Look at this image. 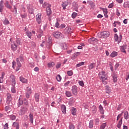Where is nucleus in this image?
Listing matches in <instances>:
<instances>
[{"label": "nucleus", "instance_id": "37", "mask_svg": "<svg viewBox=\"0 0 129 129\" xmlns=\"http://www.w3.org/2000/svg\"><path fill=\"white\" fill-rule=\"evenodd\" d=\"M5 7H7V9H9L10 10H11L12 8V7L10 5H9L8 1H7L5 3Z\"/></svg>", "mask_w": 129, "mask_h": 129}, {"label": "nucleus", "instance_id": "33", "mask_svg": "<svg viewBox=\"0 0 129 129\" xmlns=\"http://www.w3.org/2000/svg\"><path fill=\"white\" fill-rule=\"evenodd\" d=\"M66 94V96L67 97H71L72 96V93L71 92L69 91H67L65 93Z\"/></svg>", "mask_w": 129, "mask_h": 129}, {"label": "nucleus", "instance_id": "28", "mask_svg": "<svg viewBox=\"0 0 129 129\" xmlns=\"http://www.w3.org/2000/svg\"><path fill=\"white\" fill-rule=\"evenodd\" d=\"M105 92H106V94H107L108 95L110 94L111 90H110V88L108 86H106Z\"/></svg>", "mask_w": 129, "mask_h": 129}, {"label": "nucleus", "instance_id": "21", "mask_svg": "<svg viewBox=\"0 0 129 129\" xmlns=\"http://www.w3.org/2000/svg\"><path fill=\"white\" fill-rule=\"evenodd\" d=\"M29 116L30 121L31 123L33 124V123H34L33 114L32 113H30Z\"/></svg>", "mask_w": 129, "mask_h": 129}, {"label": "nucleus", "instance_id": "19", "mask_svg": "<svg viewBox=\"0 0 129 129\" xmlns=\"http://www.w3.org/2000/svg\"><path fill=\"white\" fill-rule=\"evenodd\" d=\"M61 111L63 113L66 114L67 111L66 106L64 105H62L60 106Z\"/></svg>", "mask_w": 129, "mask_h": 129}, {"label": "nucleus", "instance_id": "35", "mask_svg": "<svg viewBox=\"0 0 129 129\" xmlns=\"http://www.w3.org/2000/svg\"><path fill=\"white\" fill-rule=\"evenodd\" d=\"M13 126L16 127V129H19V124L18 122H14L13 124Z\"/></svg>", "mask_w": 129, "mask_h": 129}, {"label": "nucleus", "instance_id": "36", "mask_svg": "<svg viewBox=\"0 0 129 129\" xmlns=\"http://www.w3.org/2000/svg\"><path fill=\"white\" fill-rule=\"evenodd\" d=\"M54 65H55V63L54 62L50 61L48 63V67L50 68L53 67Z\"/></svg>", "mask_w": 129, "mask_h": 129}, {"label": "nucleus", "instance_id": "53", "mask_svg": "<svg viewBox=\"0 0 129 129\" xmlns=\"http://www.w3.org/2000/svg\"><path fill=\"white\" fill-rule=\"evenodd\" d=\"M78 83L80 86L82 87L84 86V83L83 81H79Z\"/></svg>", "mask_w": 129, "mask_h": 129}, {"label": "nucleus", "instance_id": "10", "mask_svg": "<svg viewBox=\"0 0 129 129\" xmlns=\"http://www.w3.org/2000/svg\"><path fill=\"white\" fill-rule=\"evenodd\" d=\"M27 9L30 14L32 15L34 14L35 10L33 6H29V7H27Z\"/></svg>", "mask_w": 129, "mask_h": 129}, {"label": "nucleus", "instance_id": "62", "mask_svg": "<svg viewBox=\"0 0 129 129\" xmlns=\"http://www.w3.org/2000/svg\"><path fill=\"white\" fill-rule=\"evenodd\" d=\"M116 15L117 17H119L120 16V13L118 9H116Z\"/></svg>", "mask_w": 129, "mask_h": 129}, {"label": "nucleus", "instance_id": "16", "mask_svg": "<svg viewBox=\"0 0 129 129\" xmlns=\"http://www.w3.org/2000/svg\"><path fill=\"white\" fill-rule=\"evenodd\" d=\"M20 80L21 82H22V83H26V84H27L28 81L27 79H26V78H24L23 77H20Z\"/></svg>", "mask_w": 129, "mask_h": 129}, {"label": "nucleus", "instance_id": "38", "mask_svg": "<svg viewBox=\"0 0 129 129\" xmlns=\"http://www.w3.org/2000/svg\"><path fill=\"white\" fill-rule=\"evenodd\" d=\"M56 81H57L58 82H60L61 81L62 78L60 76V75H57L56 77Z\"/></svg>", "mask_w": 129, "mask_h": 129}, {"label": "nucleus", "instance_id": "11", "mask_svg": "<svg viewBox=\"0 0 129 129\" xmlns=\"http://www.w3.org/2000/svg\"><path fill=\"white\" fill-rule=\"evenodd\" d=\"M11 48L13 51H16L17 50L18 46L14 42H12Z\"/></svg>", "mask_w": 129, "mask_h": 129}, {"label": "nucleus", "instance_id": "44", "mask_svg": "<svg viewBox=\"0 0 129 129\" xmlns=\"http://www.w3.org/2000/svg\"><path fill=\"white\" fill-rule=\"evenodd\" d=\"M67 74L69 76H72L74 75L73 71H69L67 72Z\"/></svg>", "mask_w": 129, "mask_h": 129}, {"label": "nucleus", "instance_id": "4", "mask_svg": "<svg viewBox=\"0 0 129 129\" xmlns=\"http://www.w3.org/2000/svg\"><path fill=\"white\" fill-rule=\"evenodd\" d=\"M122 38V36L121 34L119 35V37L117 34L114 35V40L115 42H117L118 44L121 42Z\"/></svg>", "mask_w": 129, "mask_h": 129}, {"label": "nucleus", "instance_id": "56", "mask_svg": "<svg viewBox=\"0 0 129 129\" xmlns=\"http://www.w3.org/2000/svg\"><path fill=\"white\" fill-rule=\"evenodd\" d=\"M69 129H75V125L73 124H71L69 126Z\"/></svg>", "mask_w": 129, "mask_h": 129}, {"label": "nucleus", "instance_id": "64", "mask_svg": "<svg viewBox=\"0 0 129 129\" xmlns=\"http://www.w3.org/2000/svg\"><path fill=\"white\" fill-rule=\"evenodd\" d=\"M112 7H113V3L109 4L108 6V9H112Z\"/></svg>", "mask_w": 129, "mask_h": 129}, {"label": "nucleus", "instance_id": "51", "mask_svg": "<svg viewBox=\"0 0 129 129\" xmlns=\"http://www.w3.org/2000/svg\"><path fill=\"white\" fill-rule=\"evenodd\" d=\"M11 92L13 93H16V90L15 86H13V87H12Z\"/></svg>", "mask_w": 129, "mask_h": 129}, {"label": "nucleus", "instance_id": "5", "mask_svg": "<svg viewBox=\"0 0 129 129\" xmlns=\"http://www.w3.org/2000/svg\"><path fill=\"white\" fill-rule=\"evenodd\" d=\"M36 20L38 24L42 23V14L41 13H38L36 15Z\"/></svg>", "mask_w": 129, "mask_h": 129}, {"label": "nucleus", "instance_id": "54", "mask_svg": "<svg viewBox=\"0 0 129 129\" xmlns=\"http://www.w3.org/2000/svg\"><path fill=\"white\" fill-rule=\"evenodd\" d=\"M65 30L67 31V33H70L71 32L72 28L71 27H66Z\"/></svg>", "mask_w": 129, "mask_h": 129}, {"label": "nucleus", "instance_id": "31", "mask_svg": "<svg viewBox=\"0 0 129 129\" xmlns=\"http://www.w3.org/2000/svg\"><path fill=\"white\" fill-rule=\"evenodd\" d=\"M26 36L30 39H32V32H30V31H27L26 32Z\"/></svg>", "mask_w": 129, "mask_h": 129}, {"label": "nucleus", "instance_id": "43", "mask_svg": "<svg viewBox=\"0 0 129 129\" xmlns=\"http://www.w3.org/2000/svg\"><path fill=\"white\" fill-rule=\"evenodd\" d=\"M50 7L51 5L48 4L46 2H45L43 5H42V7L43 8H45L46 7V8L48 7Z\"/></svg>", "mask_w": 129, "mask_h": 129}, {"label": "nucleus", "instance_id": "30", "mask_svg": "<svg viewBox=\"0 0 129 129\" xmlns=\"http://www.w3.org/2000/svg\"><path fill=\"white\" fill-rule=\"evenodd\" d=\"M11 106H6V107H5V110L6 111H9L8 112V115H9V113H10V112H11L12 111H11Z\"/></svg>", "mask_w": 129, "mask_h": 129}, {"label": "nucleus", "instance_id": "2", "mask_svg": "<svg viewBox=\"0 0 129 129\" xmlns=\"http://www.w3.org/2000/svg\"><path fill=\"white\" fill-rule=\"evenodd\" d=\"M16 61H17V67L16 68V71L18 72V71H19L20 68L22 67V64L21 63V62H23L24 60V58L22 56H20L19 57H17L16 58Z\"/></svg>", "mask_w": 129, "mask_h": 129}, {"label": "nucleus", "instance_id": "15", "mask_svg": "<svg viewBox=\"0 0 129 129\" xmlns=\"http://www.w3.org/2000/svg\"><path fill=\"white\" fill-rule=\"evenodd\" d=\"M10 80L12 82V85L13 86H15L16 85V80H15V77L14 75H11L10 76Z\"/></svg>", "mask_w": 129, "mask_h": 129}, {"label": "nucleus", "instance_id": "12", "mask_svg": "<svg viewBox=\"0 0 129 129\" xmlns=\"http://www.w3.org/2000/svg\"><path fill=\"white\" fill-rule=\"evenodd\" d=\"M126 48H127L126 45H123L122 46H120V49L121 52L126 54V51H125V49H126Z\"/></svg>", "mask_w": 129, "mask_h": 129}, {"label": "nucleus", "instance_id": "3", "mask_svg": "<svg viewBox=\"0 0 129 129\" xmlns=\"http://www.w3.org/2000/svg\"><path fill=\"white\" fill-rule=\"evenodd\" d=\"M110 35V33L108 31H104L100 32L99 33H98V36L100 38H106L108 37Z\"/></svg>", "mask_w": 129, "mask_h": 129}, {"label": "nucleus", "instance_id": "13", "mask_svg": "<svg viewBox=\"0 0 129 129\" xmlns=\"http://www.w3.org/2000/svg\"><path fill=\"white\" fill-rule=\"evenodd\" d=\"M34 98L36 102H39L40 101V94L39 93H35L34 94Z\"/></svg>", "mask_w": 129, "mask_h": 129}, {"label": "nucleus", "instance_id": "17", "mask_svg": "<svg viewBox=\"0 0 129 129\" xmlns=\"http://www.w3.org/2000/svg\"><path fill=\"white\" fill-rule=\"evenodd\" d=\"M22 97V96L20 95V97L19 99V102H18V107H19L21 106H22L23 105V101L22 99H21Z\"/></svg>", "mask_w": 129, "mask_h": 129}, {"label": "nucleus", "instance_id": "60", "mask_svg": "<svg viewBox=\"0 0 129 129\" xmlns=\"http://www.w3.org/2000/svg\"><path fill=\"white\" fill-rule=\"evenodd\" d=\"M9 124L8 123H6L4 125V129H9Z\"/></svg>", "mask_w": 129, "mask_h": 129}, {"label": "nucleus", "instance_id": "55", "mask_svg": "<svg viewBox=\"0 0 129 129\" xmlns=\"http://www.w3.org/2000/svg\"><path fill=\"white\" fill-rule=\"evenodd\" d=\"M61 46H62V49H66L68 48V46L66 43H63V44H61Z\"/></svg>", "mask_w": 129, "mask_h": 129}, {"label": "nucleus", "instance_id": "14", "mask_svg": "<svg viewBox=\"0 0 129 129\" xmlns=\"http://www.w3.org/2000/svg\"><path fill=\"white\" fill-rule=\"evenodd\" d=\"M61 34V33L59 31H55L52 33L53 36L56 38H59Z\"/></svg>", "mask_w": 129, "mask_h": 129}, {"label": "nucleus", "instance_id": "59", "mask_svg": "<svg viewBox=\"0 0 129 129\" xmlns=\"http://www.w3.org/2000/svg\"><path fill=\"white\" fill-rule=\"evenodd\" d=\"M66 27V25L64 24H61L59 26V28L60 29H64Z\"/></svg>", "mask_w": 129, "mask_h": 129}, {"label": "nucleus", "instance_id": "8", "mask_svg": "<svg viewBox=\"0 0 129 129\" xmlns=\"http://www.w3.org/2000/svg\"><path fill=\"white\" fill-rule=\"evenodd\" d=\"M89 42L92 44L95 45L98 43V40L95 38H90L88 40Z\"/></svg>", "mask_w": 129, "mask_h": 129}, {"label": "nucleus", "instance_id": "58", "mask_svg": "<svg viewBox=\"0 0 129 129\" xmlns=\"http://www.w3.org/2000/svg\"><path fill=\"white\" fill-rule=\"evenodd\" d=\"M16 43L18 45H22V42H21V39L18 38L16 40Z\"/></svg>", "mask_w": 129, "mask_h": 129}, {"label": "nucleus", "instance_id": "45", "mask_svg": "<svg viewBox=\"0 0 129 129\" xmlns=\"http://www.w3.org/2000/svg\"><path fill=\"white\" fill-rule=\"evenodd\" d=\"M11 12L13 13H15L16 14H17V8L15 5L14 6V10H11Z\"/></svg>", "mask_w": 129, "mask_h": 129}, {"label": "nucleus", "instance_id": "25", "mask_svg": "<svg viewBox=\"0 0 129 129\" xmlns=\"http://www.w3.org/2000/svg\"><path fill=\"white\" fill-rule=\"evenodd\" d=\"M122 124V118H121L120 119V120H119L118 121V122L117 124V127L119 129H120L121 128V125Z\"/></svg>", "mask_w": 129, "mask_h": 129}, {"label": "nucleus", "instance_id": "42", "mask_svg": "<svg viewBox=\"0 0 129 129\" xmlns=\"http://www.w3.org/2000/svg\"><path fill=\"white\" fill-rule=\"evenodd\" d=\"M85 64V62L84 61H81L80 62H79V63H77V64H76V68H79L81 66H83Z\"/></svg>", "mask_w": 129, "mask_h": 129}, {"label": "nucleus", "instance_id": "52", "mask_svg": "<svg viewBox=\"0 0 129 129\" xmlns=\"http://www.w3.org/2000/svg\"><path fill=\"white\" fill-rule=\"evenodd\" d=\"M76 17H77V13L74 12L72 14V17L73 19L76 18Z\"/></svg>", "mask_w": 129, "mask_h": 129}, {"label": "nucleus", "instance_id": "49", "mask_svg": "<svg viewBox=\"0 0 129 129\" xmlns=\"http://www.w3.org/2000/svg\"><path fill=\"white\" fill-rule=\"evenodd\" d=\"M123 6V7L125 8L128 7V6H129V2H124V3Z\"/></svg>", "mask_w": 129, "mask_h": 129}, {"label": "nucleus", "instance_id": "26", "mask_svg": "<svg viewBox=\"0 0 129 129\" xmlns=\"http://www.w3.org/2000/svg\"><path fill=\"white\" fill-rule=\"evenodd\" d=\"M49 41L46 43V47L47 48H49L51 46H52V41L50 38H48Z\"/></svg>", "mask_w": 129, "mask_h": 129}, {"label": "nucleus", "instance_id": "47", "mask_svg": "<svg viewBox=\"0 0 129 129\" xmlns=\"http://www.w3.org/2000/svg\"><path fill=\"white\" fill-rule=\"evenodd\" d=\"M101 10L103 11L104 14H108V12L106 8H102Z\"/></svg>", "mask_w": 129, "mask_h": 129}, {"label": "nucleus", "instance_id": "32", "mask_svg": "<svg viewBox=\"0 0 129 129\" xmlns=\"http://www.w3.org/2000/svg\"><path fill=\"white\" fill-rule=\"evenodd\" d=\"M6 75V74L5 73H2V76L0 77V83H3L4 82V77H5V76Z\"/></svg>", "mask_w": 129, "mask_h": 129}, {"label": "nucleus", "instance_id": "22", "mask_svg": "<svg viewBox=\"0 0 129 129\" xmlns=\"http://www.w3.org/2000/svg\"><path fill=\"white\" fill-rule=\"evenodd\" d=\"M77 112V110L75 107H72L71 109V112L73 115H76V112Z\"/></svg>", "mask_w": 129, "mask_h": 129}, {"label": "nucleus", "instance_id": "61", "mask_svg": "<svg viewBox=\"0 0 129 129\" xmlns=\"http://www.w3.org/2000/svg\"><path fill=\"white\" fill-rule=\"evenodd\" d=\"M61 66V63H56V69H58Z\"/></svg>", "mask_w": 129, "mask_h": 129}, {"label": "nucleus", "instance_id": "18", "mask_svg": "<svg viewBox=\"0 0 129 129\" xmlns=\"http://www.w3.org/2000/svg\"><path fill=\"white\" fill-rule=\"evenodd\" d=\"M96 66V63L95 62H92V63H90V64H89L88 66V69L90 70H91L93 69Z\"/></svg>", "mask_w": 129, "mask_h": 129}, {"label": "nucleus", "instance_id": "20", "mask_svg": "<svg viewBox=\"0 0 129 129\" xmlns=\"http://www.w3.org/2000/svg\"><path fill=\"white\" fill-rule=\"evenodd\" d=\"M46 12H47V15L48 16H49L52 14V11H51L50 7L48 6L46 8Z\"/></svg>", "mask_w": 129, "mask_h": 129}, {"label": "nucleus", "instance_id": "40", "mask_svg": "<svg viewBox=\"0 0 129 129\" xmlns=\"http://www.w3.org/2000/svg\"><path fill=\"white\" fill-rule=\"evenodd\" d=\"M23 104L24 105H26V106H28L29 105V102H28V100H27V99H26V98L24 99V100H23Z\"/></svg>", "mask_w": 129, "mask_h": 129}, {"label": "nucleus", "instance_id": "29", "mask_svg": "<svg viewBox=\"0 0 129 129\" xmlns=\"http://www.w3.org/2000/svg\"><path fill=\"white\" fill-rule=\"evenodd\" d=\"M99 111H100V112L101 114H104V109H103V106H102L101 105H100L99 106Z\"/></svg>", "mask_w": 129, "mask_h": 129}, {"label": "nucleus", "instance_id": "50", "mask_svg": "<svg viewBox=\"0 0 129 129\" xmlns=\"http://www.w3.org/2000/svg\"><path fill=\"white\" fill-rule=\"evenodd\" d=\"M20 17H21L22 19H25L27 17V14L24 13V14H21L20 15Z\"/></svg>", "mask_w": 129, "mask_h": 129}, {"label": "nucleus", "instance_id": "7", "mask_svg": "<svg viewBox=\"0 0 129 129\" xmlns=\"http://www.w3.org/2000/svg\"><path fill=\"white\" fill-rule=\"evenodd\" d=\"M12 97L10 93H7V101L6 104L7 105H10L12 103Z\"/></svg>", "mask_w": 129, "mask_h": 129}, {"label": "nucleus", "instance_id": "39", "mask_svg": "<svg viewBox=\"0 0 129 129\" xmlns=\"http://www.w3.org/2000/svg\"><path fill=\"white\" fill-rule=\"evenodd\" d=\"M93 125H94V122H93V120H91L90 121V122H89V127L90 128H92L93 127Z\"/></svg>", "mask_w": 129, "mask_h": 129}, {"label": "nucleus", "instance_id": "24", "mask_svg": "<svg viewBox=\"0 0 129 129\" xmlns=\"http://www.w3.org/2000/svg\"><path fill=\"white\" fill-rule=\"evenodd\" d=\"M124 118L126 119V120L129 119V114L127 111H126L124 112Z\"/></svg>", "mask_w": 129, "mask_h": 129}, {"label": "nucleus", "instance_id": "46", "mask_svg": "<svg viewBox=\"0 0 129 129\" xmlns=\"http://www.w3.org/2000/svg\"><path fill=\"white\" fill-rule=\"evenodd\" d=\"M3 23L5 25H7L10 24V22L8 20V19L6 18L4 21L3 22Z\"/></svg>", "mask_w": 129, "mask_h": 129}, {"label": "nucleus", "instance_id": "23", "mask_svg": "<svg viewBox=\"0 0 129 129\" xmlns=\"http://www.w3.org/2000/svg\"><path fill=\"white\" fill-rule=\"evenodd\" d=\"M118 55V53L116 51H113L112 52V53L110 54V56L112 58H114L116 56H117Z\"/></svg>", "mask_w": 129, "mask_h": 129}, {"label": "nucleus", "instance_id": "57", "mask_svg": "<svg viewBox=\"0 0 129 129\" xmlns=\"http://www.w3.org/2000/svg\"><path fill=\"white\" fill-rule=\"evenodd\" d=\"M0 8L1 9H4V1H2L0 2Z\"/></svg>", "mask_w": 129, "mask_h": 129}, {"label": "nucleus", "instance_id": "6", "mask_svg": "<svg viewBox=\"0 0 129 129\" xmlns=\"http://www.w3.org/2000/svg\"><path fill=\"white\" fill-rule=\"evenodd\" d=\"M78 88L76 85H74L72 87V92L73 94L74 95H77V94L78 93Z\"/></svg>", "mask_w": 129, "mask_h": 129}, {"label": "nucleus", "instance_id": "27", "mask_svg": "<svg viewBox=\"0 0 129 129\" xmlns=\"http://www.w3.org/2000/svg\"><path fill=\"white\" fill-rule=\"evenodd\" d=\"M112 76V78H113V82L114 83L117 82V75L116 74H113Z\"/></svg>", "mask_w": 129, "mask_h": 129}, {"label": "nucleus", "instance_id": "9", "mask_svg": "<svg viewBox=\"0 0 129 129\" xmlns=\"http://www.w3.org/2000/svg\"><path fill=\"white\" fill-rule=\"evenodd\" d=\"M27 110H28V108H27V107H21V109H20V114L21 115H24Z\"/></svg>", "mask_w": 129, "mask_h": 129}, {"label": "nucleus", "instance_id": "63", "mask_svg": "<svg viewBox=\"0 0 129 129\" xmlns=\"http://www.w3.org/2000/svg\"><path fill=\"white\" fill-rule=\"evenodd\" d=\"M55 27L57 28H60L59 23L58 22H56V23L55 24Z\"/></svg>", "mask_w": 129, "mask_h": 129}, {"label": "nucleus", "instance_id": "1", "mask_svg": "<svg viewBox=\"0 0 129 129\" xmlns=\"http://www.w3.org/2000/svg\"><path fill=\"white\" fill-rule=\"evenodd\" d=\"M99 78L101 80H102L103 84L106 85L107 84V82L106 80L108 79V75L104 71H102L100 72L98 74Z\"/></svg>", "mask_w": 129, "mask_h": 129}, {"label": "nucleus", "instance_id": "48", "mask_svg": "<svg viewBox=\"0 0 129 129\" xmlns=\"http://www.w3.org/2000/svg\"><path fill=\"white\" fill-rule=\"evenodd\" d=\"M9 116L10 119H12V120H15L16 118V116L14 115H10Z\"/></svg>", "mask_w": 129, "mask_h": 129}, {"label": "nucleus", "instance_id": "34", "mask_svg": "<svg viewBox=\"0 0 129 129\" xmlns=\"http://www.w3.org/2000/svg\"><path fill=\"white\" fill-rule=\"evenodd\" d=\"M68 5H69V3L67 2H64L62 3V7L63 8V10H66V7L68 6Z\"/></svg>", "mask_w": 129, "mask_h": 129}, {"label": "nucleus", "instance_id": "41", "mask_svg": "<svg viewBox=\"0 0 129 129\" xmlns=\"http://www.w3.org/2000/svg\"><path fill=\"white\" fill-rule=\"evenodd\" d=\"M106 126H107L106 122L102 123L100 127V129H105Z\"/></svg>", "mask_w": 129, "mask_h": 129}]
</instances>
